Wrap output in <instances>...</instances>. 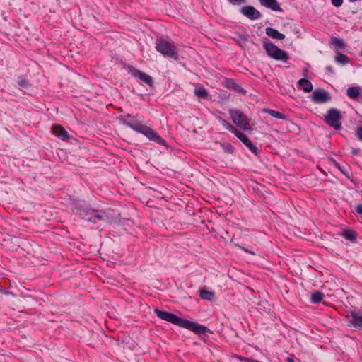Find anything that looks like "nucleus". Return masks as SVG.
Wrapping results in <instances>:
<instances>
[{"instance_id":"1","label":"nucleus","mask_w":362,"mask_h":362,"mask_svg":"<svg viewBox=\"0 0 362 362\" xmlns=\"http://www.w3.org/2000/svg\"><path fill=\"white\" fill-rule=\"evenodd\" d=\"M72 211L85 221L98 224L102 221L110 225L115 220L114 211L110 209H100L91 206L84 200H76L72 202Z\"/></svg>"},{"instance_id":"2","label":"nucleus","mask_w":362,"mask_h":362,"mask_svg":"<svg viewBox=\"0 0 362 362\" xmlns=\"http://www.w3.org/2000/svg\"><path fill=\"white\" fill-rule=\"evenodd\" d=\"M160 319H162L163 320H165L181 327L185 328L198 334L206 333L207 329L206 327L196 322L181 318L173 313H168L165 311L160 310Z\"/></svg>"},{"instance_id":"3","label":"nucleus","mask_w":362,"mask_h":362,"mask_svg":"<svg viewBox=\"0 0 362 362\" xmlns=\"http://www.w3.org/2000/svg\"><path fill=\"white\" fill-rule=\"evenodd\" d=\"M323 119L327 124L334 129L339 130L341 129V120L342 115L341 112L337 108L332 107L329 109L324 115Z\"/></svg>"},{"instance_id":"4","label":"nucleus","mask_w":362,"mask_h":362,"mask_svg":"<svg viewBox=\"0 0 362 362\" xmlns=\"http://www.w3.org/2000/svg\"><path fill=\"white\" fill-rule=\"evenodd\" d=\"M228 112L235 124L245 131H252L250 119L242 111L230 109Z\"/></svg>"},{"instance_id":"5","label":"nucleus","mask_w":362,"mask_h":362,"mask_svg":"<svg viewBox=\"0 0 362 362\" xmlns=\"http://www.w3.org/2000/svg\"><path fill=\"white\" fill-rule=\"evenodd\" d=\"M264 48L265 49L267 54L276 60L281 61L283 62H286L288 60V56L286 52L281 49L272 42H264Z\"/></svg>"},{"instance_id":"6","label":"nucleus","mask_w":362,"mask_h":362,"mask_svg":"<svg viewBox=\"0 0 362 362\" xmlns=\"http://www.w3.org/2000/svg\"><path fill=\"white\" fill-rule=\"evenodd\" d=\"M160 53H161L164 57L174 60H177L178 59L177 48L174 42L171 40H160Z\"/></svg>"},{"instance_id":"7","label":"nucleus","mask_w":362,"mask_h":362,"mask_svg":"<svg viewBox=\"0 0 362 362\" xmlns=\"http://www.w3.org/2000/svg\"><path fill=\"white\" fill-rule=\"evenodd\" d=\"M123 69L129 71V74L134 78H137L141 82L148 85L150 87L153 86V81L151 76L146 73L137 69L134 66L128 64H123Z\"/></svg>"},{"instance_id":"8","label":"nucleus","mask_w":362,"mask_h":362,"mask_svg":"<svg viewBox=\"0 0 362 362\" xmlns=\"http://www.w3.org/2000/svg\"><path fill=\"white\" fill-rule=\"evenodd\" d=\"M121 122L133 130L139 132L143 127L144 124L139 120L136 116L131 115L129 114L126 115H122L119 118Z\"/></svg>"},{"instance_id":"9","label":"nucleus","mask_w":362,"mask_h":362,"mask_svg":"<svg viewBox=\"0 0 362 362\" xmlns=\"http://www.w3.org/2000/svg\"><path fill=\"white\" fill-rule=\"evenodd\" d=\"M311 100L316 104L326 103L331 100V96L325 89H317L313 92Z\"/></svg>"},{"instance_id":"10","label":"nucleus","mask_w":362,"mask_h":362,"mask_svg":"<svg viewBox=\"0 0 362 362\" xmlns=\"http://www.w3.org/2000/svg\"><path fill=\"white\" fill-rule=\"evenodd\" d=\"M241 13L250 20H257L262 17L260 12L252 6H243L240 9Z\"/></svg>"},{"instance_id":"11","label":"nucleus","mask_w":362,"mask_h":362,"mask_svg":"<svg viewBox=\"0 0 362 362\" xmlns=\"http://www.w3.org/2000/svg\"><path fill=\"white\" fill-rule=\"evenodd\" d=\"M51 132L64 141H67L70 139L67 131L60 124H54L52 127Z\"/></svg>"},{"instance_id":"12","label":"nucleus","mask_w":362,"mask_h":362,"mask_svg":"<svg viewBox=\"0 0 362 362\" xmlns=\"http://www.w3.org/2000/svg\"><path fill=\"white\" fill-rule=\"evenodd\" d=\"M234 134L254 153L257 154V148L253 145L252 141L249 139V138L238 129L235 132Z\"/></svg>"},{"instance_id":"13","label":"nucleus","mask_w":362,"mask_h":362,"mask_svg":"<svg viewBox=\"0 0 362 362\" xmlns=\"http://www.w3.org/2000/svg\"><path fill=\"white\" fill-rule=\"evenodd\" d=\"M138 133L145 135L151 141L158 143V133L150 127L144 124Z\"/></svg>"},{"instance_id":"14","label":"nucleus","mask_w":362,"mask_h":362,"mask_svg":"<svg viewBox=\"0 0 362 362\" xmlns=\"http://www.w3.org/2000/svg\"><path fill=\"white\" fill-rule=\"evenodd\" d=\"M259 1L262 6L273 11H283V9L276 0H259Z\"/></svg>"},{"instance_id":"15","label":"nucleus","mask_w":362,"mask_h":362,"mask_svg":"<svg viewBox=\"0 0 362 362\" xmlns=\"http://www.w3.org/2000/svg\"><path fill=\"white\" fill-rule=\"evenodd\" d=\"M351 325L356 329H361L362 328V315H361L358 313L356 311H353L351 313V320H350Z\"/></svg>"},{"instance_id":"16","label":"nucleus","mask_w":362,"mask_h":362,"mask_svg":"<svg viewBox=\"0 0 362 362\" xmlns=\"http://www.w3.org/2000/svg\"><path fill=\"white\" fill-rule=\"evenodd\" d=\"M266 35L273 39L282 40L285 39V35L279 33L276 29L267 27L265 29Z\"/></svg>"},{"instance_id":"17","label":"nucleus","mask_w":362,"mask_h":362,"mask_svg":"<svg viewBox=\"0 0 362 362\" xmlns=\"http://www.w3.org/2000/svg\"><path fill=\"white\" fill-rule=\"evenodd\" d=\"M361 93V88L359 86L350 87L346 90V95L353 100H357Z\"/></svg>"},{"instance_id":"18","label":"nucleus","mask_w":362,"mask_h":362,"mask_svg":"<svg viewBox=\"0 0 362 362\" xmlns=\"http://www.w3.org/2000/svg\"><path fill=\"white\" fill-rule=\"evenodd\" d=\"M199 296L202 299L212 301L215 297V293L214 291H209L205 288L199 289Z\"/></svg>"},{"instance_id":"19","label":"nucleus","mask_w":362,"mask_h":362,"mask_svg":"<svg viewBox=\"0 0 362 362\" xmlns=\"http://www.w3.org/2000/svg\"><path fill=\"white\" fill-rule=\"evenodd\" d=\"M299 86L305 92L310 93L313 90V85L308 79L301 78L298 81Z\"/></svg>"},{"instance_id":"20","label":"nucleus","mask_w":362,"mask_h":362,"mask_svg":"<svg viewBox=\"0 0 362 362\" xmlns=\"http://www.w3.org/2000/svg\"><path fill=\"white\" fill-rule=\"evenodd\" d=\"M325 295L318 291H314L310 293V302L313 303H318L321 302Z\"/></svg>"},{"instance_id":"21","label":"nucleus","mask_w":362,"mask_h":362,"mask_svg":"<svg viewBox=\"0 0 362 362\" xmlns=\"http://www.w3.org/2000/svg\"><path fill=\"white\" fill-rule=\"evenodd\" d=\"M16 83L21 88L28 89L31 87L30 81L23 76H19L17 78Z\"/></svg>"},{"instance_id":"22","label":"nucleus","mask_w":362,"mask_h":362,"mask_svg":"<svg viewBox=\"0 0 362 362\" xmlns=\"http://www.w3.org/2000/svg\"><path fill=\"white\" fill-rule=\"evenodd\" d=\"M341 235L346 240L354 241L356 238V233L351 230H345L341 232Z\"/></svg>"},{"instance_id":"23","label":"nucleus","mask_w":362,"mask_h":362,"mask_svg":"<svg viewBox=\"0 0 362 362\" xmlns=\"http://www.w3.org/2000/svg\"><path fill=\"white\" fill-rule=\"evenodd\" d=\"M334 59L336 62L341 64H346L349 62V58L344 54L337 52Z\"/></svg>"},{"instance_id":"24","label":"nucleus","mask_w":362,"mask_h":362,"mask_svg":"<svg viewBox=\"0 0 362 362\" xmlns=\"http://www.w3.org/2000/svg\"><path fill=\"white\" fill-rule=\"evenodd\" d=\"M194 95L199 98L206 99L209 96V93L205 88L199 87L194 90Z\"/></svg>"},{"instance_id":"25","label":"nucleus","mask_w":362,"mask_h":362,"mask_svg":"<svg viewBox=\"0 0 362 362\" xmlns=\"http://www.w3.org/2000/svg\"><path fill=\"white\" fill-rule=\"evenodd\" d=\"M228 87L233 88L234 90H235L238 93H242L245 95L246 93V91L244 90L243 87L239 86L238 84L235 83L233 81H230L228 83Z\"/></svg>"},{"instance_id":"26","label":"nucleus","mask_w":362,"mask_h":362,"mask_svg":"<svg viewBox=\"0 0 362 362\" xmlns=\"http://www.w3.org/2000/svg\"><path fill=\"white\" fill-rule=\"evenodd\" d=\"M264 112H267L273 117L284 120L286 119V116L280 112L273 110H265Z\"/></svg>"},{"instance_id":"27","label":"nucleus","mask_w":362,"mask_h":362,"mask_svg":"<svg viewBox=\"0 0 362 362\" xmlns=\"http://www.w3.org/2000/svg\"><path fill=\"white\" fill-rule=\"evenodd\" d=\"M219 121L225 129H228L233 134L236 133L235 132H237L238 129L228 122L226 119L220 118Z\"/></svg>"},{"instance_id":"28","label":"nucleus","mask_w":362,"mask_h":362,"mask_svg":"<svg viewBox=\"0 0 362 362\" xmlns=\"http://www.w3.org/2000/svg\"><path fill=\"white\" fill-rule=\"evenodd\" d=\"M331 43L337 48L343 49L345 47L344 40L335 37L331 38Z\"/></svg>"},{"instance_id":"29","label":"nucleus","mask_w":362,"mask_h":362,"mask_svg":"<svg viewBox=\"0 0 362 362\" xmlns=\"http://www.w3.org/2000/svg\"><path fill=\"white\" fill-rule=\"evenodd\" d=\"M331 3L335 7H340L344 2V0H330Z\"/></svg>"},{"instance_id":"30","label":"nucleus","mask_w":362,"mask_h":362,"mask_svg":"<svg viewBox=\"0 0 362 362\" xmlns=\"http://www.w3.org/2000/svg\"><path fill=\"white\" fill-rule=\"evenodd\" d=\"M159 142H160V146H163L166 151H168V150L170 149V147L167 144V143L163 140L160 137V140H159Z\"/></svg>"},{"instance_id":"31","label":"nucleus","mask_w":362,"mask_h":362,"mask_svg":"<svg viewBox=\"0 0 362 362\" xmlns=\"http://www.w3.org/2000/svg\"><path fill=\"white\" fill-rule=\"evenodd\" d=\"M230 4L233 5H240L245 3V0H228Z\"/></svg>"},{"instance_id":"32","label":"nucleus","mask_w":362,"mask_h":362,"mask_svg":"<svg viewBox=\"0 0 362 362\" xmlns=\"http://www.w3.org/2000/svg\"><path fill=\"white\" fill-rule=\"evenodd\" d=\"M357 137L362 141V127H358L356 130Z\"/></svg>"},{"instance_id":"33","label":"nucleus","mask_w":362,"mask_h":362,"mask_svg":"<svg viewBox=\"0 0 362 362\" xmlns=\"http://www.w3.org/2000/svg\"><path fill=\"white\" fill-rule=\"evenodd\" d=\"M236 357L239 360H240L242 362H251L252 361V358H245V357H242V356H237Z\"/></svg>"},{"instance_id":"34","label":"nucleus","mask_w":362,"mask_h":362,"mask_svg":"<svg viewBox=\"0 0 362 362\" xmlns=\"http://www.w3.org/2000/svg\"><path fill=\"white\" fill-rule=\"evenodd\" d=\"M356 211L358 214H362V204L357 205Z\"/></svg>"},{"instance_id":"35","label":"nucleus","mask_w":362,"mask_h":362,"mask_svg":"<svg viewBox=\"0 0 362 362\" xmlns=\"http://www.w3.org/2000/svg\"><path fill=\"white\" fill-rule=\"evenodd\" d=\"M239 247L243 250H244L245 252H247V253H250V254H252V255H255V253L252 251L249 250L248 249L244 247L243 246H239Z\"/></svg>"},{"instance_id":"36","label":"nucleus","mask_w":362,"mask_h":362,"mask_svg":"<svg viewBox=\"0 0 362 362\" xmlns=\"http://www.w3.org/2000/svg\"><path fill=\"white\" fill-rule=\"evenodd\" d=\"M155 45L156 49L158 51V37L156 38Z\"/></svg>"},{"instance_id":"37","label":"nucleus","mask_w":362,"mask_h":362,"mask_svg":"<svg viewBox=\"0 0 362 362\" xmlns=\"http://www.w3.org/2000/svg\"><path fill=\"white\" fill-rule=\"evenodd\" d=\"M0 292L2 293H4V294H8L9 293L8 292L5 291V290L4 289V288L2 286H0Z\"/></svg>"},{"instance_id":"38","label":"nucleus","mask_w":362,"mask_h":362,"mask_svg":"<svg viewBox=\"0 0 362 362\" xmlns=\"http://www.w3.org/2000/svg\"><path fill=\"white\" fill-rule=\"evenodd\" d=\"M154 312L157 315V316L158 317V313H159L158 308H157V307L155 308Z\"/></svg>"},{"instance_id":"39","label":"nucleus","mask_w":362,"mask_h":362,"mask_svg":"<svg viewBox=\"0 0 362 362\" xmlns=\"http://www.w3.org/2000/svg\"><path fill=\"white\" fill-rule=\"evenodd\" d=\"M286 361H287V362H294V360L291 358H287Z\"/></svg>"},{"instance_id":"40","label":"nucleus","mask_w":362,"mask_h":362,"mask_svg":"<svg viewBox=\"0 0 362 362\" xmlns=\"http://www.w3.org/2000/svg\"><path fill=\"white\" fill-rule=\"evenodd\" d=\"M151 201L147 202V206L151 207L152 205L151 204Z\"/></svg>"}]
</instances>
